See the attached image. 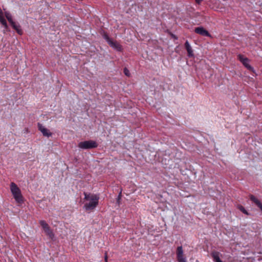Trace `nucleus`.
Masks as SVG:
<instances>
[{
    "instance_id": "obj_1",
    "label": "nucleus",
    "mask_w": 262,
    "mask_h": 262,
    "mask_svg": "<svg viewBox=\"0 0 262 262\" xmlns=\"http://www.w3.org/2000/svg\"><path fill=\"white\" fill-rule=\"evenodd\" d=\"M84 200L89 201L84 205V208L86 211L94 210L98 206L99 200L98 195L94 193H87L84 192Z\"/></svg>"
},
{
    "instance_id": "obj_2",
    "label": "nucleus",
    "mask_w": 262,
    "mask_h": 262,
    "mask_svg": "<svg viewBox=\"0 0 262 262\" xmlns=\"http://www.w3.org/2000/svg\"><path fill=\"white\" fill-rule=\"evenodd\" d=\"M10 189L15 201L18 203H23V197L21 193L20 189L18 187L16 184L12 182L10 184Z\"/></svg>"
},
{
    "instance_id": "obj_3",
    "label": "nucleus",
    "mask_w": 262,
    "mask_h": 262,
    "mask_svg": "<svg viewBox=\"0 0 262 262\" xmlns=\"http://www.w3.org/2000/svg\"><path fill=\"white\" fill-rule=\"evenodd\" d=\"M78 147L83 149H92L98 146L97 143L93 140H88L80 142L78 144Z\"/></svg>"
},
{
    "instance_id": "obj_4",
    "label": "nucleus",
    "mask_w": 262,
    "mask_h": 262,
    "mask_svg": "<svg viewBox=\"0 0 262 262\" xmlns=\"http://www.w3.org/2000/svg\"><path fill=\"white\" fill-rule=\"evenodd\" d=\"M39 224L49 238L51 239H53L54 238V234L46 222L43 220H40L39 221Z\"/></svg>"
},
{
    "instance_id": "obj_5",
    "label": "nucleus",
    "mask_w": 262,
    "mask_h": 262,
    "mask_svg": "<svg viewBox=\"0 0 262 262\" xmlns=\"http://www.w3.org/2000/svg\"><path fill=\"white\" fill-rule=\"evenodd\" d=\"M39 224L49 238L51 239H53L54 238V234L46 222L43 220H40L39 221Z\"/></svg>"
},
{
    "instance_id": "obj_6",
    "label": "nucleus",
    "mask_w": 262,
    "mask_h": 262,
    "mask_svg": "<svg viewBox=\"0 0 262 262\" xmlns=\"http://www.w3.org/2000/svg\"><path fill=\"white\" fill-rule=\"evenodd\" d=\"M238 59L243 64V65L249 70L254 72V69L250 64V60L247 57H245L241 54L237 56Z\"/></svg>"
},
{
    "instance_id": "obj_7",
    "label": "nucleus",
    "mask_w": 262,
    "mask_h": 262,
    "mask_svg": "<svg viewBox=\"0 0 262 262\" xmlns=\"http://www.w3.org/2000/svg\"><path fill=\"white\" fill-rule=\"evenodd\" d=\"M177 257L178 262H186V258L184 254L182 246H179L177 250Z\"/></svg>"
},
{
    "instance_id": "obj_8",
    "label": "nucleus",
    "mask_w": 262,
    "mask_h": 262,
    "mask_svg": "<svg viewBox=\"0 0 262 262\" xmlns=\"http://www.w3.org/2000/svg\"><path fill=\"white\" fill-rule=\"evenodd\" d=\"M0 23L1 24L4 26L5 30L4 31V32L5 33V31H9L10 29L8 27V25L7 23L6 20L5 19L4 13L0 8Z\"/></svg>"
},
{
    "instance_id": "obj_9",
    "label": "nucleus",
    "mask_w": 262,
    "mask_h": 262,
    "mask_svg": "<svg viewBox=\"0 0 262 262\" xmlns=\"http://www.w3.org/2000/svg\"><path fill=\"white\" fill-rule=\"evenodd\" d=\"M38 129L42 133V135L45 137H51L52 135L47 128L45 127L41 124L38 123L37 124Z\"/></svg>"
},
{
    "instance_id": "obj_10",
    "label": "nucleus",
    "mask_w": 262,
    "mask_h": 262,
    "mask_svg": "<svg viewBox=\"0 0 262 262\" xmlns=\"http://www.w3.org/2000/svg\"><path fill=\"white\" fill-rule=\"evenodd\" d=\"M185 47L187 52V55L189 57H194V55L192 47L187 40L185 43Z\"/></svg>"
},
{
    "instance_id": "obj_11",
    "label": "nucleus",
    "mask_w": 262,
    "mask_h": 262,
    "mask_svg": "<svg viewBox=\"0 0 262 262\" xmlns=\"http://www.w3.org/2000/svg\"><path fill=\"white\" fill-rule=\"evenodd\" d=\"M195 32L204 36H210L208 32L203 27H198L195 29Z\"/></svg>"
},
{
    "instance_id": "obj_12",
    "label": "nucleus",
    "mask_w": 262,
    "mask_h": 262,
    "mask_svg": "<svg viewBox=\"0 0 262 262\" xmlns=\"http://www.w3.org/2000/svg\"><path fill=\"white\" fill-rule=\"evenodd\" d=\"M108 45L118 51L121 52L122 50V46L117 41L112 40Z\"/></svg>"
},
{
    "instance_id": "obj_13",
    "label": "nucleus",
    "mask_w": 262,
    "mask_h": 262,
    "mask_svg": "<svg viewBox=\"0 0 262 262\" xmlns=\"http://www.w3.org/2000/svg\"><path fill=\"white\" fill-rule=\"evenodd\" d=\"M10 25L18 34L21 35L23 34V32L21 29L20 26L19 25H17L14 21L10 23Z\"/></svg>"
},
{
    "instance_id": "obj_14",
    "label": "nucleus",
    "mask_w": 262,
    "mask_h": 262,
    "mask_svg": "<svg viewBox=\"0 0 262 262\" xmlns=\"http://www.w3.org/2000/svg\"><path fill=\"white\" fill-rule=\"evenodd\" d=\"M211 256L213 257L214 262H222L220 259V253L217 251H214L211 253Z\"/></svg>"
},
{
    "instance_id": "obj_15",
    "label": "nucleus",
    "mask_w": 262,
    "mask_h": 262,
    "mask_svg": "<svg viewBox=\"0 0 262 262\" xmlns=\"http://www.w3.org/2000/svg\"><path fill=\"white\" fill-rule=\"evenodd\" d=\"M250 199L262 211L261 203L253 195H251L250 196Z\"/></svg>"
},
{
    "instance_id": "obj_16",
    "label": "nucleus",
    "mask_w": 262,
    "mask_h": 262,
    "mask_svg": "<svg viewBox=\"0 0 262 262\" xmlns=\"http://www.w3.org/2000/svg\"><path fill=\"white\" fill-rule=\"evenodd\" d=\"M250 199L262 211L261 203L253 195H251L250 196Z\"/></svg>"
},
{
    "instance_id": "obj_17",
    "label": "nucleus",
    "mask_w": 262,
    "mask_h": 262,
    "mask_svg": "<svg viewBox=\"0 0 262 262\" xmlns=\"http://www.w3.org/2000/svg\"><path fill=\"white\" fill-rule=\"evenodd\" d=\"M5 16L10 24L13 21L12 15L9 12H5Z\"/></svg>"
},
{
    "instance_id": "obj_18",
    "label": "nucleus",
    "mask_w": 262,
    "mask_h": 262,
    "mask_svg": "<svg viewBox=\"0 0 262 262\" xmlns=\"http://www.w3.org/2000/svg\"><path fill=\"white\" fill-rule=\"evenodd\" d=\"M103 38L107 42V43L109 44L110 42L112 40L110 37L108 36V35L106 33H104L103 35Z\"/></svg>"
},
{
    "instance_id": "obj_19",
    "label": "nucleus",
    "mask_w": 262,
    "mask_h": 262,
    "mask_svg": "<svg viewBox=\"0 0 262 262\" xmlns=\"http://www.w3.org/2000/svg\"><path fill=\"white\" fill-rule=\"evenodd\" d=\"M123 72H124V74L126 76H127L128 77L130 76V74L129 71L126 68H124Z\"/></svg>"
},
{
    "instance_id": "obj_20",
    "label": "nucleus",
    "mask_w": 262,
    "mask_h": 262,
    "mask_svg": "<svg viewBox=\"0 0 262 262\" xmlns=\"http://www.w3.org/2000/svg\"><path fill=\"white\" fill-rule=\"evenodd\" d=\"M239 209L242 211L244 213L246 214H248L247 211L246 210V209L243 207L242 206H239L238 207Z\"/></svg>"
},
{
    "instance_id": "obj_21",
    "label": "nucleus",
    "mask_w": 262,
    "mask_h": 262,
    "mask_svg": "<svg viewBox=\"0 0 262 262\" xmlns=\"http://www.w3.org/2000/svg\"><path fill=\"white\" fill-rule=\"evenodd\" d=\"M105 262H107V256L106 253H105Z\"/></svg>"
},
{
    "instance_id": "obj_22",
    "label": "nucleus",
    "mask_w": 262,
    "mask_h": 262,
    "mask_svg": "<svg viewBox=\"0 0 262 262\" xmlns=\"http://www.w3.org/2000/svg\"><path fill=\"white\" fill-rule=\"evenodd\" d=\"M196 2L198 3V4H200L202 0H195Z\"/></svg>"
},
{
    "instance_id": "obj_23",
    "label": "nucleus",
    "mask_w": 262,
    "mask_h": 262,
    "mask_svg": "<svg viewBox=\"0 0 262 262\" xmlns=\"http://www.w3.org/2000/svg\"><path fill=\"white\" fill-rule=\"evenodd\" d=\"M120 197H121V193H120V194L118 196V198L117 201H119V200L120 199Z\"/></svg>"
}]
</instances>
